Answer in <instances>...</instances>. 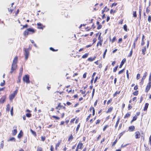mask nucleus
<instances>
[{"instance_id": "c03bdc74", "label": "nucleus", "mask_w": 151, "mask_h": 151, "mask_svg": "<svg viewBox=\"0 0 151 151\" xmlns=\"http://www.w3.org/2000/svg\"><path fill=\"white\" fill-rule=\"evenodd\" d=\"M52 117L53 118L55 119H56L59 120L60 119V117H58L56 116H52Z\"/></svg>"}, {"instance_id": "5fc2aeb1", "label": "nucleus", "mask_w": 151, "mask_h": 151, "mask_svg": "<svg viewBox=\"0 0 151 151\" xmlns=\"http://www.w3.org/2000/svg\"><path fill=\"white\" fill-rule=\"evenodd\" d=\"M45 139V136H42L41 137V140L42 141H44Z\"/></svg>"}, {"instance_id": "4468645a", "label": "nucleus", "mask_w": 151, "mask_h": 151, "mask_svg": "<svg viewBox=\"0 0 151 151\" xmlns=\"http://www.w3.org/2000/svg\"><path fill=\"white\" fill-rule=\"evenodd\" d=\"M96 58V57H94L93 58L90 57L88 59V60L90 62H92Z\"/></svg>"}, {"instance_id": "09e8293b", "label": "nucleus", "mask_w": 151, "mask_h": 151, "mask_svg": "<svg viewBox=\"0 0 151 151\" xmlns=\"http://www.w3.org/2000/svg\"><path fill=\"white\" fill-rule=\"evenodd\" d=\"M50 49L53 51H56L58 50V49H54L53 48H50Z\"/></svg>"}, {"instance_id": "680f3d73", "label": "nucleus", "mask_w": 151, "mask_h": 151, "mask_svg": "<svg viewBox=\"0 0 151 151\" xmlns=\"http://www.w3.org/2000/svg\"><path fill=\"white\" fill-rule=\"evenodd\" d=\"M91 116V114H90L87 117V118L86 119V122H87L88 121V120L89 119H90V117Z\"/></svg>"}, {"instance_id": "6e6552de", "label": "nucleus", "mask_w": 151, "mask_h": 151, "mask_svg": "<svg viewBox=\"0 0 151 151\" xmlns=\"http://www.w3.org/2000/svg\"><path fill=\"white\" fill-rule=\"evenodd\" d=\"M29 34H33L35 32V30L33 28H29L28 29Z\"/></svg>"}, {"instance_id": "603ef678", "label": "nucleus", "mask_w": 151, "mask_h": 151, "mask_svg": "<svg viewBox=\"0 0 151 151\" xmlns=\"http://www.w3.org/2000/svg\"><path fill=\"white\" fill-rule=\"evenodd\" d=\"M120 91H119V92H117V91H116L115 93L114 94V96H115L116 95V94H119L120 93Z\"/></svg>"}, {"instance_id": "b1692460", "label": "nucleus", "mask_w": 151, "mask_h": 151, "mask_svg": "<svg viewBox=\"0 0 151 151\" xmlns=\"http://www.w3.org/2000/svg\"><path fill=\"white\" fill-rule=\"evenodd\" d=\"M120 120V118H119L118 119L117 121V122H116V125H115V129H116L117 127L118 124L119 123V122Z\"/></svg>"}, {"instance_id": "2f4dec72", "label": "nucleus", "mask_w": 151, "mask_h": 151, "mask_svg": "<svg viewBox=\"0 0 151 151\" xmlns=\"http://www.w3.org/2000/svg\"><path fill=\"white\" fill-rule=\"evenodd\" d=\"M116 40V36H114L113 39L111 40L112 43L114 42Z\"/></svg>"}, {"instance_id": "a18cd8bd", "label": "nucleus", "mask_w": 151, "mask_h": 151, "mask_svg": "<svg viewBox=\"0 0 151 151\" xmlns=\"http://www.w3.org/2000/svg\"><path fill=\"white\" fill-rule=\"evenodd\" d=\"M107 50L106 49L105 51H104V54H103V58H104L105 57V55H106V52H107Z\"/></svg>"}, {"instance_id": "423d86ee", "label": "nucleus", "mask_w": 151, "mask_h": 151, "mask_svg": "<svg viewBox=\"0 0 151 151\" xmlns=\"http://www.w3.org/2000/svg\"><path fill=\"white\" fill-rule=\"evenodd\" d=\"M151 87V83L149 82L146 86L145 91L147 92L150 89Z\"/></svg>"}, {"instance_id": "0e129e2a", "label": "nucleus", "mask_w": 151, "mask_h": 151, "mask_svg": "<svg viewBox=\"0 0 151 151\" xmlns=\"http://www.w3.org/2000/svg\"><path fill=\"white\" fill-rule=\"evenodd\" d=\"M140 75L139 74H138L137 76V79L138 80L140 78Z\"/></svg>"}, {"instance_id": "f8f14e48", "label": "nucleus", "mask_w": 151, "mask_h": 151, "mask_svg": "<svg viewBox=\"0 0 151 151\" xmlns=\"http://www.w3.org/2000/svg\"><path fill=\"white\" fill-rule=\"evenodd\" d=\"M126 59L125 58L122 61L121 64L119 66V68H121L123 65H124L125 62H126Z\"/></svg>"}, {"instance_id": "79ce46f5", "label": "nucleus", "mask_w": 151, "mask_h": 151, "mask_svg": "<svg viewBox=\"0 0 151 151\" xmlns=\"http://www.w3.org/2000/svg\"><path fill=\"white\" fill-rule=\"evenodd\" d=\"M80 124L79 123L78 125V126H77V127L76 128V132H78V130H79V128L80 127Z\"/></svg>"}, {"instance_id": "8fccbe9b", "label": "nucleus", "mask_w": 151, "mask_h": 151, "mask_svg": "<svg viewBox=\"0 0 151 151\" xmlns=\"http://www.w3.org/2000/svg\"><path fill=\"white\" fill-rule=\"evenodd\" d=\"M133 51H132V49L130 52L129 55H128V56L129 57H130L132 56V54Z\"/></svg>"}, {"instance_id": "72a5a7b5", "label": "nucleus", "mask_w": 151, "mask_h": 151, "mask_svg": "<svg viewBox=\"0 0 151 151\" xmlns=\"http://www.w3.org/2000/svg\"><path fill=\"white\" fill-rule=\"evenodd\" d=\"M150 9H149V7H147L146 9V13H147V14H148L150 12Z\"/></svg>"}, {"instance_id": "9d476101", "label": "nucleus", "mask_w": 151, "mask_h": 151, "mask_svg": "<svg viewBox=\"0 0 151 151\" xmlns=\"http://www.w3.org/2000/svg\"><path fill=\"white\" fill-rule=\"evenodd\" d=\"M6 99V97L5 96H3L1 98L0 100V102L1 103H3L5 101Z\"/></svg>"}, {"instance_id": "6ab92c4d", "label": "nucleus", "mask_w": 151, "mask_h": 151, "mask_svg": "<svg viewBox=\"0 0 151 151\" xmlns=\"http://www.w3.org/2000/svg\"><path fill=\"white\" fill-rule=\"evenodd\" d=\"M62 106L61 105V103H59L58 106L56 107L55 109H56L60 110Z\"/></svg>"}, {"instance_id": "6e6d98bb", "label": "nucleus", "mask_w": 151, "mask_h": 151, "mask_svg": "<svg viewBox=\"0 0 151 151\" xmlns=\"http://www.w3.org/2000/svg\"><path fill=\"white\" fill-rule=\"evenodd\" d=\"M19 9H18L17 11H16L15 15V16H17V15L19 13Z\"/></svg>"}, {"instance_id": "aec40b11", "label": "nucleus", "mask_w": 151, "mask_h": 151, "mask_svg": "<svg viewBox=\"0 0 151 151\" xmlns=\"http://www.w3.org/2000/svg\"><path fill=\"white\" fill-rule=\"evenodd\" d=\"M17 131L16 129H15L12 131V135H15L17 133Z\"/></svg>"}, {"instance_id": "f03ea898", "label": "nucleus", "mask_w": 151, "mask_h": 151, "mask_svg": "<svg viewBox=\"0 0 151 151\" xmlns=\"http://www.w3.org/2000/svg\"><path fill=\"white\" fill-rule=\"evenodd\" d=\"M31 48H25L24 49V55L25 56V59L26 60H27L28 58V56L29 55V51L31 49Z\"/></svg>"}, {"instance_id": "338daca9", "label": "nucleus", "mask_w": 151, "mask_h": 151, "mask_svg": "<svg viewBox=\"0 0 151 151\" xmlns=\"http://www.w3.org/2000/svg\"><path fill=\"white\" fill-rule=\"evenodd\" d=\"M125 132L124 131L122 132L121 133L119 134L120 137L119 138H120V137L124 134V133Z\"/></svg>"}, {"instance_id": "4be33fe9", "label": "nucleus", "mask_w": 151, "mask_h": 151, "mask_svg": "<svg viewBox=\"0 0 151 151\" xmlns=\"http://www.w3.org/2000/svg\"><path fill=\"white\" fill-rule=\"evenodd\" d=\"M20 25L21 26H23L21 28V29H24L25 28H27L28 27V26L27 24H26L25 25H22V24H21Z\"/></svg>"}, {"instance_id": "ea45409f", "label": "nucleus", "mask_w": 151, "mask_h": 151, "mask_svg": "<svg viewBox=\"0 0 151 151\" xmlns=\"http://www.w3.org/2000/svg\"><path fill=\"white\" fill-rule=\"evenodd\" d=\"M143 18L145 19H146L147 18V16L145 12H144L143 13Z\"/></svg>"}, {"instance_id": "473e14b6", "label": "nucleus", "mask_w": 151, "mask_h": 151, "mask_svg": "<svg viewBox=\"0 0 151 151\" xmlns=\"http://www.w3.org/2000/svg\"><path fill=\"white\" fill-rule=\"evenodd\" d=\"M148 20L149 23H150L151 22V16L150 15H149L148 17Z\"/></svg>"}, {"instance_id": "c9c22d12", "label": "nucleus", "mask_w": 151, "mask_h": 151, "mask_svg": "<svg viewBox=\"0 0 151 151\" xmlns=\"http://www.w3.org/2000/svg\"><path fill=\"white\" fill-rule=\"evenodd\" d=\"M73 139V137L72 134H71L68 139V141H70V140H72Z\"/></svg>"}, {"instance_id": "052dcab7", "label": "nucleus", "mask_w": 151, "mask_h": 151, "mask_svg": "<svg viewBox=\"0 0 151 151\" xmlns=\"http://www.w3.org/2000/svg\"><path fill=\"white\" fill-rule=\"evenodd\" d=\"M117 5V3H114L112 4L111 5V7L112 8L113 6H115Z\"/></svg>"}, {"instance_id": "cd10ccee", "label": "nucleus", "mask_w": 151, "mask_h": 151, "mask_svg": "<svg viewBox=\"0 0 151 151\" xmlns=\"http://www.w3.org/2000/svg\"><path fill=\"white\" fill-rule=\"evenodd\" d=\"M123 29L125 31L127 32V26L126 24H125L124 25Z\"/></svg>"}, {"instance_id": "4d7b16f0", "label": "nucleus", "mask_w": 151, "mask_h": 151, "mask_svg": "<svg viewBox=\"0 0 151 151\" xmlns=\"http://www.w3.org/2000/svg\"><path fill=\"white\" fill-rule=\"evenodd\" d=\"M8 10L9 12H10L11 13H12L14 11V9H10L8 8Z\"/></svg>"}, {"instance_id": "774afa93", "label": "nucleus", "mask_w": 151, "mask_h": 151, "mask_svg": "<svg viewBox=\"0 0 151 151\" xmlns=\"http://www.w3.org/2000/svg\"><path fill=\"white\" fill-rule=\"evenodd\" d=\"M10 112L11 115L12 116L13 114V107H12V108L11 111H10Z\"/></svg>"}, {"instance_id": "f704fd0d", "label": "nucleus", "mask_w": 151, "mask_h": 151, "mask_svg": "<svg viewBox=\"0 0 151 151\" xmlns=\"http://www.w3.org/2000/svg\"><path fill=\"white\" fill-rule=\"evenodd\" d=\"M133 17H137V15L136 14V11H133Z\"/></svg>"}, {"instance_id": "f3484780", "label": "nucleus", "mask_w": 151, "mask_h": 151, "mask_svg": "<svg viewBox=\"0 0 151 151\" xmlns=\"http://www.w3.org/2000/svg\"><path fill=\"white\" fill-rule=\"evenodd\" d=\"M23 135V132L22 131H21L19 134L17 136V137L18 138H20L22 137Z\"/></svg>"}, {"instance_id": "412c9836", "label": "nucleus", "mask_w": 151, "mask_h": 151, "mask_svg": "<svg viewBox=\"0 0 151 151\" xmlns=\"http://www.w3.org/2000/svg\"><path fill=\"white\" fill-rule=\"evenodd\" d=\"M89 53H86L84 55H83L82 58H87L88 55Z\"/></svg>"}, {"instance_id": "49530a36", "label": "nucleus", "mask_w": 151, "mask_h": 151, "mask_svg": "<svg viewBox=\"0 0 151 151\" xmlns=\"http://www.w3.org/2000/svg\"><path fill=\"white\" fill-rule=\"evenodd\" d=\"M125 70V69L124 68L122 70L119 71L118 73V74H120L124 72V71Z\"/></svg>"}, {"instance_id": "37998d69", "label": "nucleus", "mask_w": 151, "mask_h": 151, "mask_svg": "<svg viewBox=\"0 0 151 151\" xmlns=\"http://www.w3.org/2000/svg\"><path fill=\"white\" fill-rule=\"evenodd\" d=\"M118 67V65H117L116 67H115V68H114V69H113V72H115L116 71V70L117 69Z\"/></svg>"}, {"instance_id": "a878e982", "label": "nucleus", "mask_w": 151, "mask_h": 151, "mask_svg": "<svg viewBox=\"0 0 151 151\" xmlns=\"http://www.w3.org/2000/svg\"><path fill=\"white\" fill-rule=\"evenodd\" d=\"M10 106L9 104H8L7 105L6 111H9L10 110Z\"/></svg>"}, {"instance_id": "393cba45", "label": "nucleus", "mask_w": 151, "mask_h": 151, "mask_svg": "<svg viewBox=\"0 0 151 151\" xmlns=\"http://www.w3.org/2000/svg\"><path fill=\"white\" fill-rule=\"evenodd\" d=\"M15 96L13 94H12L9 96V99L10 100H12L14 97Z\"/></svg>"}, {"instance_id": "5701e85b", "label": "nucleus", "mask_w": 151, "mask_h": 151, "mask_svg": "<svg viewBox=\"0 0 151 151\" xmlns=\"http://www.w3.org/2000/svg\"><path fill=\"white\" fill-rule=\"evenodd\" d=\"M83 145V143H80L78 144L77 146H78L79 148L80 149H81L82 148Z\"/></svg>"}, {"instance_id": "39448f33", "label": "nucleus", "mask_w": 151, "mask_h": 151, "mask_svg": "<svg viewBox=\"0 0 151 151\" xmlns=\"http://www.w3.org/2000/svg\"><path fill=\"white\" fill-rule=\"evenodd\" d=\"M135 137L136 139H139L140 137L141 134L139 131H137L135 132Z\"/></svg>"}, {"instance_id": "3c124183", "label": "nucleus", "mask_w": 151, "mask_h": 151, "mask_svg": "<svg viewBox=\"0 0 151 151\" xmlns=\"http://www.w3.org/2000/svg\"><path fill=\"white\" fill-rule=\"evenodd\" d=\"M122 38H119L118 40V43H119L122 42Z\"/></svg>"}, {"instance_id": "1a4fd4ad", "label": "nucleus", "mask_w": 151, "mask_h": 151, "mask_svg": "<svg viewBox=\"0 0 151 151\" xmlns=\"http://www.w3.org/2000/svg\"><path fill=\"white\" fill-rule=\"evenodd\" d=\"M29 34V32L28 29L26 30L23 32V35L25 37H27L28 35Z\"/></svg>"}, {"instance_id": "7ed1b4c3", "label": "nucleus", "mask_w": 151, "mask_h": 151, "mask_svg": "<svg viewBox=\"0 0 151 151\" xmlns=\"http://www.w3.org/2000/svg\"><path fill=\"white\" fill-rule=\"evenodd\" d=\"M23 80L24 82H25L27 83H29L30 80L29 76L28 75H25L23 77Z\"/></svg>"}, {"instance_id": "c85d7f7f", "label": "nucleus", "mask_w": 151, "mask_h": 151, "mask_svg": "<svg viewBox=\"0 0 151 151\" xmlns=\"http://www.w3.org/2000/svg\"><path fill=\"white\" fill-rule=\"evenodd\" d=\"M141 11H142V9H141V8H140V9L139 8V18L140 19H141Z\"/></svg>"}, {"instance_id": "ddd939ff", "label": "nucleus", "mask_w": 151, "mask_h": 151, "mask_svg": "<svg viewBox=\"0 0 151 151\" xmlns=\"http://www.w3.org/2000/svg\"><path fill=\"white\" fill-rule=\"evenodd\" d=\"M103 40H100L97 43V46H101Z\"/></svg>"}, {"instance_id": "9b49d317", "label": "nucleus", "mask_w": 151, "mask_h": 151, "mask_svg": "<svg viewBox=\"0 0 151 151\" xmlns=\"http://www.w3.org/2000/svg\"><path fill=\"white\" fill-rule=\"evenodd\" d=\"M23 70V69L22 68H21L20 69L19 73V76H18L19 78V79L20 78H21V77L22 76V74Z\"/></svg>"}, {"instance_id": "7c9ffc66", "label": "nucleus", "mask_w": 151, "mask_h": 151, "mask_svg": "<svg viewBox=\"0 0 151 151\" xmlns=\"http://www.w3.org/2000/svg\"><path fill=\"white\" fill-rule=\"evenodd\" d=\"M92 110L93 111V116L94 115H95V109L94 107H92L91 108H90V110L91 111Z\"/></svg>"}, {"instance_id": "864d4df0", "label": "nucleus", "mask_w": 151, "mask_h": 151, "mask_svg": "<svg viewBox=\"0 0 151 151\" xmlns=\"http://www.w3.org/2000/svg\"><path fill=\"white\" fill-rule=\"evenodd\" d=\"M26 116L28 117H30L31 116V114L30 113H27L26 114Z\"/></svg>"}, {"instance_id": "a19ab883", "label": "nucleus", "mask_w": 151, "mask_h": 151, "mask_svg": "<svg viewBox=\"0 0 151 151\" xmlns=\"http://www.w3.org/2000/svg\"><path fill=\"white\" fill-rule=\"evenodd\" d=\"M145 51H146V48H144L142 49V52L143 55H144L145 54Z\"/></svg>"}, {"instance_id": "e2e57ef3", "label": "nucleus", "mask_w": 151, "mask_h": 151, "mask_svg": "<svg viewBox=\"0 0 151 151\" xmlns=\"http://www.w3.org/2000/svg\"><path fill=\"white\" fill-rule=\"evenodd\" d=\"M104 10H107L106 11H105L106 12H108L109 10V9L107 8L106 6L104 8Z\"/></svg>"}, {"instance_id": "0eeeda50", "label": "nucleus", "mask_w": 151, "mask_h": 151, "mask_svg": "<svg viewBox=\"0 0 151 151\" xmlns=\"http://www.w3.org/2000/svg\"><path fill=\"white\" fill-rule=\"evenodd\" d=\"M37 25L38 26L37 28L38 29H43V28L45 27V26L40 23H37Z\"/></svg>"}, {"instance_id": "de8ad7c7", "label": "nucleus", "mask_w": 151, "mask_h": 151, "mask_svg": "<svg viewBox=\"0 0 151 151\" xmlns=\"http://www.w3.org/2000/svg\"><path fill=\"white\" fill-rule=\"evenodd\" d=\"M37 151H42V148L40 147H37Z\"/></svg>"}, {"instance_id": "69168bd1", "label": "nucleus", "mask_w": 151, "mask_h": 151, "mask_svg": "<svg viewBox=\"0 0 151 151\" xmlns=\"http://www.w3.org/2000/svg\"><path fill=\"white\" fill-rule=\"evenodd\" d=\"M17 91L16 90L12 94L14 95V96H15L17 94Z\"/></svg>"}, {"instance_id": "4c0bfd02", "label": "nucleus", "mask_w": 151, "mask_h": 151, "mask_svg": "<svg viewBox=\"0 0 151 151\" xmlns=\"http://www.w3.org/2000/svg\"><path fill=\"white\" fill-rule=\"evenodd\" d=\"M130 114H129L128 113H127L126 115L125 116H124V118H128V117H129L130 116Z\"/></svg>"}, {"instance_id": "e433bc0d", "label": "nucleus", "mask_w": 151, "mask_h": 151, "mask_svg": "<svg viewBox=\"0 0 151 151\" xmlns=\"http://www.w3.org/2000/svg\"><path fill=\"white\" fill-rule=\"evenodd\" d=\"M4 146V142L2 141L1 142V145H0V148H3Z\"/></svg>"}, {"instance_id": "58836bf2", "label": "nucleus", "mask_w": 151, "mask_h": 151, "mask_svg": "<svg viewBox=\"0 0 151 151\" xmlns=\"http://www.w3.org/2000/svg\"><path fill=\"white\" fill-rule=\"evenodd\" d=\"M138 91H136L133 93V94L135 96H137L138 94Z\"/></svg>"}, {"instance_id": "dca6fc26", "label": "nucleus", "mask_w": 151, "mask_h": 151, "mask_svg": "<svg viewBox=\"0 0 151 151\" xmlns=\"http://www.w3.org/2000/svg\"><path fill=\"white\" fill-rule=\"evenodd\" d=\"M149 104L148 103H146L145 104V106L144 109V110L145 111L147 110L148 106Z\"/></svg>"}, {"instance_id": "bb28decb", "label": "nucleus", "mask_w": 151, "mask_h": 151, "mask_svg": "<svg viewBox=\"0 0 151 151\" xmlns=\"http://www.w3.org/2000/svg\"><path fill=\"white\" fill-rule=\"evenodd\" d=\"M16 140L15 139L14 137H12V138H10L8 140V141H13L14 142H15Z\"/></svg>"}, {"instance_id": "c756f323", "label": "nucleus", "mask_w": 151, "mask_h": 151, "mask_svg": "<svg viewBox=\"0 0 151 151\" xmlns=\"http://www.w3.org/2000/svg\"><path fill=\"white\" fill-rule=\"evenodd\" d=\"M113 109L112 107H110L109 108L107 111L106 113H108L110 112H111L112 111V110Z\"/></svg>"}, {"instance_id": "20e7f679", "label": "nucleus", "mask_w": 151, "mask_h": 151, "mask_svg": "<svg viewBox=\"0 0 151 151\" xmlns=\"http://www.w3.org/2000/svg\"><path fill=\"white\" fill-rule=\"evenodd\" d=\"M147 75V72H145L142 78L141 79V81L140 82L141 84L142 85L144 81L146 78V76Z\"/></svg>"}, {"instance_id": "f257e3e1", "label": "nucleus", "mask_w": 151, "mask_h": 151, "mask_svg": "<svg viewBox=\"0 0 151 151\" xmlns=\"http://www.w3.org/2000/svg\"><path fill=\"white\" fill-rule=\"evenodd\" d=\"M18 60V57H17L16 56L12 62V67L11 68V71H10V73L11 74H12L13 72V71L16 70V69L17 65V62Z\"/></svg>"}, {"instance_id": "a211bd4d", "label": "nucleus", "mask_w": 151, "mask_h": 151, "mask_svg": "<svg viewBox=\"0 0 151 151\" xmlns=\"http://www.w3.org/2000/svg\"><path fill=\"white\" fill-rule=\"evenodd\" d=\"M30 131L32 133V134L35 137H36V136H37V135H36V132L34 131H33L31 129H30Z\"/></svg>"}, {"instance_id": "bf43d9fd", "label": "nucleus", "mask_w": 151, "mask_h": 151, "mask_svg": "<svg viewBox=\"0 0 151 151\" xmlns=\"http://www.w3.org/2000/svg\"><path fill=\"white\" fill-rule=\"evenodd\" d=\"M102 25H100V24H99L98 25L97 27V29H101L102 27Z\"/></svg>"}, {"instance_id": "13d9d810", "label": "nucleus", "mask_w": 151, "mask_h": 151, "mask_svg": "<svg viewBox=\"0 0 151 151\" xmlns=\"http://www.w3.org/2000/svg\"><path fill=\"white\" fill-rule=\"evenodd\" d=\"M116 12L115 10H114V11L113 10V9H111L110 10V13L111 14L112 13H114Z\"/></svg>"}, {"instance_id": "2eb2a0df", "label": "nucleus", "mask_w": 151, "mask_h": 151, "mask_svg": "<svg viewBox=\"0 0 151 151\" xmlns=\"http://www.w3.org/2000/svg\"><path fill=\"white\" fill-rule=\"evenodd\" d=\"M134 127L133 126H131L129 127V129L131 131H133L134 129Z\"/></svg>"}]
</instances>
